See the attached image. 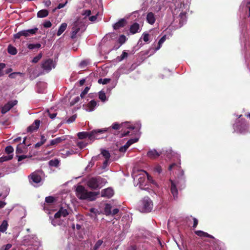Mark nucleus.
Instances as JSON below:
<instances>
[{
  "instance_id": "f257e3e1",
  "label": "nucleus",
  "mask_w": 250,
  "mask_h": 250,
  "mask_svg": "<svg viewBox=\"0 0 250 250\" xmlns=\"http://www.w3.org/2000/svg\"><path fill=\"white\" fill-rule=\"evenodd\" d=\"M107 131V129H94L90 132H79L77 136L80 139H83L86 138L94 141L96 139H100L104 138L103 134Z\"/></svg>"
},
{
  "instance_id": "f03ea898",
  "label": "nucleus",
  "mask_w": 250,
  "mask_h": 250,
  "mask_svg": "<svg viewBox=\"0 0 250 250\" xmlns=\"http://www.w3.org/2000/svg\"><path fill=\"white\" fill-rule=\"evenodd\" d=\"M99 192L88 191L82 185L78 186L76 189V196L79 199L81 200L94 201L96 198V196L99 195Z\"/></svg>"
},
{
  "instance_id": "7ed1b4c3",
  "label": "nucleus",
  "mask_w": 250,
  "mask_h": 250,
  "mask_svg": "<svg viewBox=\"0 0 250 250\" xmlns=\"http://www.w3.org/2000/svg\"><path fill=\"white\" fill-rule=\"evenodd\" d=\"M106 183L104 179L97 176L90 178L87 182V185L91 190H96L101 188Z\"/></svg>"
},
{
  "instance_id": "20e7f679",
  "label": "nucleus",
  "mask_w": 250,
  "mask_h": 250,
  "mask_svg": "<svg viewBox=\"0 0 250 250\" xmlns=\"http://www.w3.org/2000/svg\"><path fill=\"white\" fill-rule=\"evenodd\" d=\"M242 116V115L239 116L240 119L236 121L235 124L233 125V128L236 132L245 133L248 131L249 124L245 119H241Z\"/></svg>"
},
{
  "instance_id": "39448f33",
  "label": "nucleus",
  "mask_w": 250,
  "mask_h": 250,
  "mask_svg": "<svg viewBox=\"0 0 250 250\" xmlns=\"http://www.w3.org/2000/svg\"><path fill=\"white\" fill-rule=\"evenodd\" d=\"M153 208L152 201L148 197H145L141 201L139 206V209L142 212H150Z\"/></svg>"
},
{
  "instance_id": "423d86ee",
  "label": "nucleus",
  "mask_w": 250,
  "mask_h": 250,
  "mask_svg": "<svg viewBox=\"0 0 250 250\" xmlns=\"http://www.w3.org/2000/svg\"><path fill=\"white\" fill-rule=\"evenodd\" d=\"M18 104V101L15 100L9 101L1 108V112L2 114H5L9 111L13 107Z\"/></svg>"
},
{
  "instance_id": "0eeeda50",
  "label": "nucleus",
  "mask_w": 250,
  "mask_h": 250,
  "mask_svg": "<svg viewBox=\"0 0 250 250\" xmlns=\"http://www.w3.org/2000/svg\"><path fill=\"white\" fill-rule=\"evenodd\" d=\"M83 25V23L79 21V19L77 20L73 23L72 28V32L71 38L74 39L76 37L77 34L79 32L81 27Z\"/></svg>"
},
{
  "instance_id": "6e6552de",
  "label": "nucleus",
  "mask_w": 250,
  "mask_h": 250,
  "mask_svg": "<svg viewBox=\"0 0 250 250\" xmlns=\"http://www.w3.org/2000/svg\"><path fill=\"white\" fill-rule=\"evenodd\" d=\"M195 233L199 237H205L213 239L214 240V243L217 244L222 243L219 240L216 239L214 236L212 235L209 234L207 232H204L202 230H196L195 231Z\"/></svg>"
},
{
  "instance_id": "1a4fd4ad",
  "label": "nucleus",
  "mask_w": 250,
  "mask_h": 250,
  "mask_svg": "<svg viewBox=\"0 0 250 250\" xmlns=\"http://www.w3.org/2000/svg\"><path fill=\"white\" fill-rule=\"evenodd\" d=\"M42 67L43 70L47 72L50 71L52 67H54L53 61L50 59L46 60L45 61L42 62Z\"/></svg>"
},
{
  "instance_id": "9d476101",
  "label": "nucleus",
  "mask_w": 250,
  "mask_h": 250,
  "mask_svg": "<svg viewBox=\"0 0 250 250\" xmlns=\"http://www.w3.org/2000/svg\"><path fill=\"white\" fill-rule=\"evenodd\" d=\"M101 193L102 197L107 198H110L114 194V190L111 188H108L103 189Z\"/></svg>"
},
{
  "instance_id": "9b49d317",
  "label": "nucleus",
  "mask_w": 250,
  "mask_h": 250,
  "mask_svg": "<svg viewBox=\"0 0 250 250\" xmlns=\"http://www.w3.org/2000/svg\"><path fill=\"white\" fill-rule=\"evenodd\" d=\"M29 179L31 184H32V183L38 184L41 182L42 178L38 173L33 172L29 176Z\"/></svg>"
},
{
  "instance_id": "f8f14e48",
  "label": "nucleus",
  "mask_w": 250,
  "mask_h": 250,
  "mask_svg": "<svg viewBox=\"0 0 250 250\" xmlns=\"http://www.w3.org/2000/svg\"><path fill=\"white\" fill-rule=\"evenodd\" d=\"M69 213L66 209L64 208L63 207H61L59 210L55 214L54 217L55 219L60 218L61 216L65 217Z\"/></svg>"
},
{
  "instance_id": "ddd939ff",
  "label": "nucleus",
  "mask_w": 250,
  "mask_h": 250,
  "mask_svg": "<svg viewBox=\"0 0 250 250\" xmlns=\"http://www.w3.org/2000/svg\"><path fill=\"white\" fill-rule=\"evenodd\" d=\"M40 121L39 120H36L34 122L28 127L27 131L28 132H32L35 130H37L40 126Z\"/></svg>"
},
{
  "instance_id": "4468645a",
  "label": "nucleus",
  "mask_w": 250,
  "mask_h": 250,
  "mask_svg": "<svg viewBox=\"0 0 250 250\" xmlns=\"http://www.w3.org/2000/svg\"><path fill=\"white\" fill-rule=\"evenodd\" d=\"M126 23V21L124 18L121 19L113 25V29L114 30L119 29L125 26Z\"/></svg>"
},
{
  "instance_id": "2eb2a0df",
  "label": "nucleus",
  "mask_w": 250,
  "mask_h": 250,
  "mask_svg": "<svg viewBox=\"0 0 250 250\" xmlns=\"http://www.w3.org/2000/svg\"><path fill=\"white\" fill-rule=\"evenodd\" d=\"M161 154V153H159L156 151L155 149H151L149 150L147 152V156L151 159H155L158 158Z\"/></svg>"
},
{
  "instance_id": "dca6fc26",
  "label": "nucleus",
  "mask_w": 250,
  "mask_h": 250,
  "mask_svg": "<svg viewBox=\"0 0 250 250\" xmlns=\"http://www.w3.org/2000/svg\"><path fill=\"white\" fill-rule=\"evenodd\" d=\"M146 19L147 22L151 25L153 24L156 21L155 15L151 12L147 13Z\"/></svg>"
},
{
  "instance_id": "f3484780",
  "label": "nucleus",
  "mask_w": 250,
  "mask_h": 250,
  "mask_svg": "<svg viewBox=\"0 0 250 250\" xmlns=\"http://www.w3.org/2000/svg\"><path fill=\"white\" fill-rule=\"evenodd\" d=\"M140 29V25L139 23L137 22H135L133 23L129 29L130 32L132 34H134L137 32H138V31Z\"/></svg>"
},
{
  "instance_id": "a211bd4d",
  "label": "nucleus",
  "mask_w": 250,
  "mask_h": 250,
  "mask_svg": "<svg viewBox=\"0 0 250 250\" xmlns=\"http://www.w3.org/2000/svg\"><path fill=\"white\" fill-rule=\"evenodd\" d=\"M171 182V187H170V190L172 194L173 195L174 198H177L178 195V190L176 188V185L174 184V182L172 180H170Z\"/></svg>"
},
{
  "instance_id": "6ab92c4d",
  "label": "nucleus",
  "mask_w": 250,
  "mask_h": 250,
  "mask_svg": "<svg viewBox=\"0 0 250 250\" xmlns=\"http://www.w3.org/2000/svg\"><path fill=\"white\" fill-rule=\"evenodd\" d=\"M65 139H66V138L64 136L56 138V139L52 140L50 141L49 146L56 145L61 143L62 141L65 140ZM49 146V145L47 146Z\"/></svg>"
},
{
  "instance_id": "aec40b11",
  "label": "nucleus",
  "mask_w": 250,
  "mask_h": 250,
  "mask_svg": "<svg viewBox=\"0 0 250 250\" xmlns=\"http://www.w3.org/2000/svg\"><path fill=\"white\" fill-rule=\"evenodd\" d=\"M21 36H24L25 37H27L29 36V35L28 34L26 30H23L19 32L18 33L14 35V38L17 39H20Z\"/></svg>"
},
{
  "instance_id": "412c9836",
  "label": "nucleus",
  "mask_w": 250,
  "mask_h": 250,
  "mask_svg": "<svg viewBox=\"0 0 250 250\" xmlns=\"http://www.w3.org/2000/svg\"><path fill=\"white\" fill-rule=\"evenodd\" d=\"M49 12L47 10L42 9L41 10L37 13V17L38 18H44L48 15Z\"/></svg>"
},
{
  "instance_id": "4be33fe9",
  "label": "nucleus",
  "mask_w": 250,
  "mask_h": 250,
  "mask_svg": "<svg viewBox=\"0 0 250 250\" xmlns=\"http://www.w3.org/2000/svg\"><path fill=\"white\" fill-rule=\"evenodd\" d=\"M67 27V24L66 23H62L61 26H60L57 35V36H60L66 29Z\"/></svg>"
},
{
  "instance_id": "5701e85b",
  "label": "nucleus",
  "mask_w": 250,
  "mask_h": 250,
  "mask_svg": "<svg viewBox=\"0 0 250 250\" xmlns=\"http://www.w3.org/2000/svg\"><path fill=\"white\" fill-rule=\"evenodd\" d=\"M96 105L97 102L94 100H91L87 104V106L88 107L89 111H93Z\"/></svg>"
},
{
  "instance_id": "b1692460",
  "label": "nucleus",
  "mask_w": 250,
  "mask_h": 250,
  "mask_svg": "<svg viewBox=\"0 0 250 250\" xmlns=\"http://www.w3.org/2000/svg\"><path fill=\"white\" fill-rule=\"evenodd\" d=\"M60 161L58 159H54L49 161L48 164L50 167H58Z\"/></svg>"
},
{
  "instance_id": "393cba45",
  "label": "nucleus",
  "mask_w": 250,
  "mask_h": 250,
  "mask_svg": "<svg viewBox=\"0 0 250 250\" xmlns=\"http://www.w3.org/2000/svg\"><path fill=\"white\" fill-rule=\"evenodd\" d=\"M8 227V223L6 220H3L0 225V231L2 232H5Z\"/></svg>"
},
{
  "instance_id": "a878e982",
  "label": "nucleus",
  "mask_w": 250,
  "mask_h": 250,
  "mask_svg": "<svg viewBox=\"0 0 250 250\" xmlns=\"http://www.w3.org/2000/svg\"><path fill=\"white\" fill-rule=\"evenodd\" d=\"M41 47V44L39 43L36 44L30 43L27 45V48L30 50H33L35 48L39 49Z\"/></svg>"
},
{
  "instance_id": "bb28decb",
  "label": "nucleus",
  "mask_w": 250,
  "mask_h": 250,
  "mask_svg": "<svg viewBox=\"0 0 250 250\" xmlns=\"http://www.w3.org/2000/svg\"><path fill=\"white\" fill-rule=\"evenodd\" d=\"M111 208L112 207L110 204H106L104 208V212L106 215H109L111 214Z\"/></svg>"
},
{
  "instance_id": "cd10ccee",
  "label": "nucleus",
  "mask_w": 250,
  "mask_h": 250,
  "mask_svg": "<svg viewBox=\"0 0 250 250\" xmlns=\"http://www.w3.org/2000/svg\"><path fill=\"white\" fill-rule=\"evenodd\" d=\"M8 52L11 55H16L17 53L16 48L11 45H9L7 49Z\"/></svg>"
},
{
  "instance_id": "c85d7f7f",
  "label": "nucleus",
  "mask_w": 250,
  "mask_h": 250,
  "mask_svg": "<svg viewBox=\"0 0 250 250\" xmlns=\"http://www.w3.org/2000/svg\"><path fill=\"white\" fill-rule=\"evenodd\" d=\"M101 154L104 157L105 159L109 160L110 157V154L108 151L105 149H102Z\"/></svg>"
},
{
  "instance_id": "c756f323",
  "label": "nucleus",
  "mask_w": 250,
  "mask_h": 250,
  "mask_svg": "<svg viewBox=\"0 0 250 250\" xmlns=\"http://www.w3.org/2000/svg\"><path fill=\"white\" fill-rule=\"evenodd\" d=\"M13 158V155H8L6 156H2L0 158V163L5 162L11 160Z\"/></svg>"
},
{
  "instance_id": "7c9ffc66",
  "label": "nucleus",
  "mask_w": 250,
  "mask_h": 250,
  "mask_svg": "<svg viewBox=\"0 0 250 250\" xmlns=\"http://www.w3.org/2000/svg\"><path fill=\"white\" fill-rule=\"evenodd\" d=\"M166 35L163 36L160 39V40L158 42V45L155 49L156 50H158L160 48L162 44L164 43V42L166 41Z\"/></svg>"
},
{
  "instance_id": "2f4dec72",
  "label": "nucleus",
  "mask_w": 250,
  "mask_h": 250,
  "mask_svg": "<svg viewBox=\"0 0 250 250\" xmlns=\"http://www.w3.org/2000/svg\"><path fill=\"white\" fill-rule=\"evenodd\" d=\"M19 75L21 77L23 76L24 74L21 72H13L10 73L8 77L11 79H15L16 78L17 76Z\"/></svg>"
},
{
  "instance_id": "473e14b6",
  "label": "nucleus",
  "mask_w": 250,
  "mask_h": 250,
  "mask_svg": "<svg viewBox=\"0 0 250 250\" xmlns=\"http://www.w3.org/2000/svg\"><path fill=\"white\" fill-rule=\"evenodd\" d=\"M99 98L103 102H104L106 100V95L105 93L101 91L99 93Z\"/></svg>"
},
{
  "instance_id": "72a5a7b5",
  "label": "nucleus",
  "mask_w": 250,
  "mask_h": 250,
  "mask_svg": "<svg viewBox=\"0 0 250 250\" xmlns=\"http://www.w3.org/2000/svg\"><path fill=\"white\" fill-rule=\"evenodd\" d=\"M126 40V38L124 35L120 36L118 39V42L120 43V45L124 44Z\"/></svg>"
},
{
  "instance_id": "f704fd0d",
  "label": "nucleus",
  "mask_w": 250,
  "mask_h": 250,
  "mask_svg": "<svg viewBox=\"0 0 250 250\" xmlns=\"http://www.w3.org/2000/svg\"><path fill=\"white\" fill-rule=\"evenodd\" d=\"M103 243V241L102 240L100 239L98 240L93 247V250H97L98 249H99L100 247L102 245Z\"/></svg>"
},
{
  "instance_id": "c9c22d12",
  "label": "nucleus",
  "mask_w": 250,
  "mask_h": 250,
  "mask_svg": "<svg viewBox=\"0 0 250 250\" xmlns=\"http://www.w3.org/2000/svg\"><path fill=\"white\" fill-rule=\"evenodd\" d=\"M138 139H137V138L130 139L125 144L128 147H129L130 146H131L132 144H133L135 143H136L137 142H138Z\"/></svg>"
},
{
  "instance_id": "e433bc0d",
  "label": "nucleus",
  "mask_w": 250,
  "mask_h": 250,
  "mask_svg": "<svg viewBox=\"0 0 250 250\" xmlns=\"http://www.w3.org/2000/svg\"><path fill=\"white\" fill-rule=\"evenodd\" d=\"M26 30H27V32H28V34L29 35V36H30L32 35L35 34L38 31V28L37 27H35L34 28L28 29Z\"/></svg>"
},
{
  "instance_id": "4c0bfd02",
  "label": "nucleus",
  "mask_w": 250,
  "mask_h": 250,
  "mask_svg": "<svg viewBox=\"0 0 250 250\" xmlns=\"http://www.w3.org/2000/svg\"><path fill=\"white\" fill-rule=\"evenodd\" d=\"M64 153H62V154L63 155L64 157H66L75 154V152L73 150L64 151Z\"/></svg>"
},
{
  "instance_id": "58836bf2",
  "label": "nucleus",
  "mask_w": 250,
  "mask_h": 250,
  "mask_svg": "<svg viewBox=\"0 0 250 250\" xmlns=\"http://www.w3.org/2000/svg\"><path fill=\"white\" fill-rule=\"evenodd\" d=\"M5 151L7 154L9 155L13 152L14 149L12 146H8L5 147Z\"/></svg>"
},
{
  "instance_id": "ea45409f",
  "label": "nucleus",
  "mask_w": 250,
  "mask_h": 250,
  "mask_svg": "<svg viewBox=\"0 0 250 250\" xmlns=\"http://www.w3.org/2000/svg\"><path fill=\"white\" fill-rule=\"evenodd\" d=\"M110 81V79L105 78L104 79H99L98 82L99 83H103L104 84H107L108 83H109Z\"/></svg>"
},
{
  "instance_id": "a19ab883",
  "label": "nucleus",
  "mask_w": 250,
  "mask_h": 250,
  "mask_svg": "<svg viewBox=\"0 0 250 250\" xmlns=\"http://www.w3.org/2000/svg\"><path fill=\"white\" fill-rule=\"evenodd\" d=\"M87 144V143H85L84 142L81 141V142H79L77 143V146L80 149H83V148H84L86 146Z\"/></svg>"
},
{
  "instance_id": "79ce46f5",
  "label": "nucleus",
  "mask_w": 250,
  "mask_h": 250,
  "mask_svg": "<svg viewBox=\"0 0 250 250\" xmlns=\"http://www.w3.org/2000/svg\"><path fill=\"white\" fill-rule=\"evenodd\" d=\"M42 53H40L37 56L35 57L32 60V62L33 63H37L39 62V61L42 58Z\"/></svg>"
},
{
  "instance_id": "37998d69",
  "label": "nucleus",
  "mask_w": 250,
  "mask_h": 250,
  "mask_svg": "<svg viewBox=\"0 0 250 250\" xmlns=\"http://www.w3.org/2000/svg\"><path fill=\"white\" fill-rule=\"evenodd\" d=\"M122 126V124L120 125L117 123H114L112 125V128L113 129L118 130V129H119Z\"/></svg>"
},
{
  "instance_id": "c03bdc74",
  "label": "nucleus",
  "mask_w": 250,
  "mask_h": 250,
  "mask_svg": "<svg viewBox=\"0 0 250 250\" xmlns=\"http://www.w3.org/2000/svg\"><path fill=\"white\" fill-rule=\"evenodd\" d=\"M89 90V87L86 86L85 87L84 89L82 92L80 96L82 98H83L84 96L88 93Z\"/></svg>"
},
{
  "instance_id": "a18cd8bd",
  "label": "nucleus",
  "mask_w": 250,
  "mask_h": 250,
  "mask_svg": "<svg viewBox=\"0 0 250 250\" xmlns=\"http://www.w3.org/2000/svg\"><path fill=\"white\" fill-rule=\"evenodd\" d=\"M55 198L53 196H48L45 198V202L47 203H52L54 202Z\"/></svg>"
},
{
  "instance_id": "49530a36",
  "label": "nucleus",
  "mask_w": 250,
  "mask_h": 250,
  "mask_svg": "<svg viewBox=\"0 0 250 250\" xmlns=\"http://www.w3.org/2000/svg\"><path fill=\"white\" fill-rule=\"evenodd\" d=\"M80 100V98L79 96L76 97L73 100H72V101L70 102V105H74L75 104L77 103Z\"/></svg>"
},
{
  "instance_id": "de8ad7c7",
  "label": "nucleus",
  "mask_w": 250,
  "mask_h": 250,
  "mask_svg": "<svg viewBox=\"0 0 250 250\" xmlns=\"http://www.w3.org/2000/svg\"><path fill=\"white\" fill-rule=\"evenodd\" d=\"M12 247V245L10 244H7L5 246L2 247L0 250H9Z\"/></svg>"
},
{
  "instance_id": "09e8293b",
  "label": "nucleus",
  "mask_w": 250,
  "mask_h": 250,
  "mask_svg": "<svg viewBox=\"0 0 250 250\" xmlns=\"http://www.w3.org/2000/svg\"><path fill=\"white\" fill-rule=\"evenodd\" d=\"M43 25L45 28H49L52 26V23L49 21H47L43 23Z\"/></svg>"
},
{
  "instance_id": "8fccbe9b",
  "label": "nucleus",
  "mask_w": 250,
  "mask_h": 250,
  "mask_svg": "<svg viewBox=\"0 0 250 250\" xmlns=\"http://www.w3.org/2000/svg\"><path fill=\"white\" fill-rule=\"evenodd\" d=\"M89 212L90 213L94 214L95 215V216L96 217L97 213L99 212V211L98 210V209H97L95 208H90Z\"/></svg>"
},
{
  "instance_id": "3c124183",
  "label": "nucleus",
  "mask_w": 250,
  "mask_h": 250,
  "mask_svg": "<svg viewBox=\"0 0 250 250\" xmlns=\"http://www.w3.org/2000/svg\"><path fill=\"white\" fill-rule=\"evenodd\" d=\"M5 66L6 65L5 63L2 62L0 63V77H1L3 75V74L1 72V71L5 67Z\"/></svg>"
},
{
  "instance_id": "603ef678",
  "label": "nucleus",
  "mask_w": 250,
  "mask_h": 250,
  "mask_svg": "<svg viewBox=\"0 0 250 250\" xmlns=\"http://www.w3.org/2000/svg\"><path fill=\"white\" fill-rule=\"evenodd\" d=\"M129 147L126 145L125 144V145H124V146H121L120 149H119V150L120 152H125L126 151L127 149Z\"/></svg>"
},
{
  "instance_id": "864d4df0",
  "label": "nucleus",
  "mask_w": 250,
  "mask_h": 250,
  "mask_svg": "<svg viewBox=\"0 0 250 250\" xmlns=\"http://www.w3.org/2000/svg\"><path fill=\"white\" fill-rule=\"evenodd\" d=\"M82 14L86 17L89 16L91 15V11L90 10H83Z\"/></svg>"
},
{
  "instance_id": "5fc2aeb1",
  "label": "nucleus",
  "mask_w": 250,
  "mask_h": 250,
  "mask_svg": "<svg viewBox=\"0 0 250 250\" xmlns=\"http://www.w3.org/2000/svg\"><path fill=\"white\" fill-rule=\"evenodd\" d=\"M88 64V62L86 61H83L80 63V66L82 68L85 67Z\"/></svg>"
},
{
  "instance_id": "6e6d98bb",
  "label": "nucleus",
  "mask_w": 250,
  "mask_h": 250,
  "mask_svg": "<svg viewBox=\"0 0 250 250\" xmlns=\"http://www.w3.org/2000/svg\"><path fill=\"white\" fill-rule=\"evenodd\" d=\"M143 36L144 41L145 42H148L149 40V34L148 33H144Z\"/></svg>"
},
{
  "instance_id": "4d7b16f0",
  "label": "nucleus",
  "mask_w": 250,
  "mask_h": 250,
  "mask_svg": "<svg viewBox=\"0 0 250 250\" xmlns=\"http://www.w3.org/2000/svg\"><path fill=\"white\" fill-rule=\"evenodd\" d=\"M22 152V149L21 146V144H19L17 146L16 148V153H21Z\"/></svg>"
},
{
  "instance_id": "13d9d810",
  "label": "nucleus",
  "mask_w": 250,
  "mask_h": 250,
  "mask_svg": "<svg viewBox=\"0 0 250 250\" xmlns=\"http://www.w3.org/2000/svg\"><path fill=\"white\" fill-rule=\"evenodd\" d=\"M76 115H73L72 116H71L67 120V123H72L73 122H74L75 119H76Z\"/></svg>"
},
{
  "instance_id": "bf43d9fd",
  "label": "nucleus",
  "mask_w": 250,
  "mask_h": 250,
  "mask_svg": "<svg viewBox=\"0 0 250 250\" xmlns=\"http://www.w3.org/2000/svg\"><path fill=\"white\" fill-rule=\"evenodd\" d=\"M154 170L156 172H157L158 173H160L162 171V167L159 165L156 166L154 168Z\"/></svg>"
},
{
  "instance_id": "052dcab7",
  "label": "nucleus",
  "mask_w": 250,
  "mask_h": 250,
  "mask_svg": "<svg viewBox=\"0 0 250 250\" xmlns=\"http://www.w3.org/2000/svg\"><path fill=\"white\" fill-rule=\"evenodd\" d=\"M128 54L125 51H124L121 56L120 61L124 60L125 58H126Z\"/></svg>"
},
{
  "instance_id": "680f3d73",
  "label": "nucleus",
  "mask_w": 250,
  "mask_h": 250,
  "mask_svg": "<svg viewBox=\"0 0 250 250\" xmlns=\"http://www.w3.org/2000/svg\"><path fill=\"white\" fill-rule=\"evenodd\" d=\"M49 117L51 119H54L57 115V113H51L49 110L47 111Z\"/></svg>"
},
{
  "instance_id": "e2e57ef3",
  "label": "nucleus",
  "mask_w": 250,
  "mask_h": 250,
  "mask_svg": "<svg viewBox=\"0 0 250 250\" xmlns=\"http://www.w3.org/2000/svg\"><path fill=\"white\" fill-rule=\"evenodd\" d=\"M46 141V138L44 136V135H41V143H42V145H43Z\"/></svg>"
},
{
  "instance_id": "0e129e2a",
  "label": "nucleus",
  "mask_w": 250,
  "mask_h": 250,
  "mask_svg": "<svg viewBox=\"0 0 250 250\" xmlns=\"http://www.w3.org/2000/svg\"><path fill=\"white\" fill-rule=\"evenodd\" d=\"M146 174H147V177L148 180L150 183H151L152 184H154L155 181L153 180V178L150 175H149L147 173H146Z\"/></svg>"
},
{
  "instance_id": "69168bd1",
  "label": "nucleus",
  "mask_w": 250,
  "mask_h": 250,
  "mask_svg": "<svg viewBox=\"0 0 250 250\" xmlns=\"http://www.w3.org/2000/svg\"><path fill=\"white\" fill-rule=\"evenodd\" d=\"M193 228L194 229L198 225V220L195 218H193Z\"/></svg>"
},
{
  "instance_id": "338daca9",
  "label": "nucleus",
  "mask_w": 250,
  "mask_h": 250,
  "mask_svg": "<svg viewBox=\"0 0 250 250\" xmlns=\"http://www.w3.org/2000/svg\"><path fill=\"white\" fill-rule=\"evenodd\" d=\"M246 6L249 9V15H250V0H246Z\"/></svg>"
},
{
  "instance_id": "774afa93",
  "label": "nucleus",
  "mask_w": 250,
  "mask_h": 250,
  "mask_svg": "<svg viewBox=\"0 0 250 250\" xmlns=\"http://www.w3.org/2000/svg\"><path fill=\"white\" fill-rule=\"evenodd\" d=\"M177 166V165L175 163H172L169 166L168 169L169 170H171L174 167Z\"/></svg>"
}]
</instances>
